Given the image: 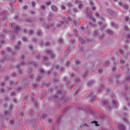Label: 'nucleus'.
I'll return each mask as SVG.
<instances>
[{
    "label": "nucleus",
    "instance_id": "obj_59",
    "mask_svg": "<svg viewBox=\"0 0 130 130\" xmlns=\"http://www.w3.org/2000/svg\"><path fill=\"white\" fill-rule=\"evenodd\" d=\"M22 40L23 41H27V38L25 37H23L22 38Z\"/></svg>",
    "mask_w": 130,
    "mask_h": 130
},
{
    "label": "nucleus",
    "instance_id": "obj_7",
    "mask_svg": "<svg viewBox=\"0 0 130 130\" xmlns=\"http://www.w3.org/2000/svg\"><path fill=\"white\" fill-rule=\"evenodd\" d=\"M113 104L115 106L117 107L119 106L118 102L117 100L113 99L112 100Z\"/></svg>",
    "mask_w": 130,
    "mask_h": 130
},
{
    "label": "nucleus",
    "instance_id": "obj_24",
    "mask_svg": "<svg viewBox=\"0 0 130 130\" xmlns=\"http://www.w3.org/2000/svg\"><path fill=\"white\" fill-rule=\"evenodd\" d=\"M53 15L52 13H50L48 16V20H52L53 18Z\"/></svg>",
    "mask_w": 130,
    "mask_h": 130
},
{
    "label": "nucleus",
    "instance_id": "obj_13",
    "mask_svg": "<svg viewBox=\"0 0 130 130\" xmlns=\"http://www.w3.org/2000/svg\"><path fill=\"white\" fill-rule=\"evenodd\" d=\"M29 63V64H33L34 67L36 68L39 65V64L37 63H34V62L32 60L30 61Z\"/></svg>",
    "mask_w": 130,
    "mask_h": 130
},
{
    "label": "nucleus",
    "instance_id": "obj_25",
    "mask_svg": "<svg viewBox=\"0 0 130 130\" xmlns=\"http://www.w3.org/2000/svg\"><path fill=\"white\" fill-rule=\"evenodd\" d=\"M96 99V97L95 96H93L91 99V102H92Z\"/></svg>",
    "mask_w": 130,
    "mask_h": 130
},
{
    "label": "nucleus",
    "instance_id": "obj_45",
    "mask_svg": "<svg viewBox=\"0 0 130 130\" xmlns=\"http://www.w3.org/2000/svg\"><path fill=\"white\" fill-rule=\"evenodd\" d=\"M6 50L9 52H12V50L10 47H7Z\"/></svg>",
    "mask_w": 130,
    "mask_h": 130
},
{
    "label": "nucleus",
    "instance_id": "obj_64",
    "mask_svg": "<svg viewBox=\"0 0 130 130\" xmlns=\"http://www.w3.org/2000/svg\"><path fill=\"white\" fill-rule=\"evenodd\" d=\"M46 116L47 115L46 114H44L42 115V117L43 119H45L46 118Z\"/></svg>",
    "mask_w": 130,
    "mask_h": 130
},
{
    "label": "nucleus",
    "instance_id": "obj_62",
    "mask_svg": "<svg viewBox=\"0 0 130 130\" xmlns=\"http://www.w3.org/2000/svg\"><path fill=\"white\" fill-rule=\"evenodd\" d=\"M116 69V67L115 66H114L113 67L112 69V71H113L115 72V71Z\"/></svg>",
    "mask_w": 130,
    "mask_h": 130
},
{
    "label": "nucleus",
    "instance_id": "obj_56",
    "mask_svg": "<svg viewBox=\"0 0 130 130\" xmlns=\"http://www.w3.org/2000/svg\"><path fill=\"white\" fill-rule=\"evenodd\" d=\"M95 15L97 17H99L100 16V13L98 12H96L95 13Z\"/></svg>",
    "mask_w": 130,
    "mask_h": 130
},
{
    "label": "nucleus",
    "instance_id": "obj_8",
    "mask_svg": "<svg viewBox=\"0 0 130 130\" xmlns=\"http://www.w3.org/2000/svg\"><path fill=\"white\" fill-rule=\"evenodd\" d=\"M27 84H23L22 83V87H20V86L18 87L17 88V90L18 91H20L23 89V88H25V87L27 85Z\"/></svg>",
    "mask_w": 130,
    "mask_h": 130
},
{
    "label": "nucleus",
    "instance_id": "obj_23",
    "mask_svg": "<svg viewBox=\"0 0 130 130\" xmlns=\"http://www.w3.org/2000/svg\"><path fill=\"white\" fill-rule=\"evenodd\" d=\"M76 63L77 65L80 64L81 62V61L79 59H77L75 60Z\"/></svg>",
    "mask_w": 130,
    "mask_h": 130
},
{
    "label": "nucleus",
    "instance_id": "obj_63",
    "mask_svg": "<svg viewBox=\"0 0 130 130\" xmlns=\"http://www.w3.org/2000/svg\"><path fill=\"white\" fill-rule=\"evenodd\" d=\"M59 80L58 78H56L54 79H53V82L54 83H55L57 81H58Z\"/></svg>",
    "mask_w": 130,
    "mask_h": 130
},
{
    "label": "nucleus",
    "instance_id": "obj_41",
    "mask_svg": "<svg viewBox=\"0 0 130 130\" xmlns=\"http://www.w3.org/2000/svg\"><path fill=\"white\" fill-rule=\"evenodd\" d=\"M120 62L121 64H124L125 63V61L123 59H121L120 60Z\"/></svg>",
    "mask_w": 130,
    "mask_h": 130
},
{
    "label": "nucleus",
    "instance_id": "obj_46",
    "mask_svg": "<svg viewBox=\"0 0 130 130\" xmlns=\"http://www.w3.org/2000/svg\"><path fill=\"white\" fill-rule=\"evenodd\" d=\"M90 19L93 21V23H95L96 21V19L92 17Z\"/></svg>",
    "mask_w": 130,
    "mask_h": 130
},
{
    "label": "nucleus",
    "instance_id": "obj_60",
    "mask_svg": "<svg viewBox=\"0 0 130 130\" xmlns=\"http://www.w3.org/2000/svg\"><path fill=\"white\" fill-rule=\"evenodd\" d=\"M51 4V2L50 1H49L48 2H46V4L47 6H50Z\"/></svg>",
    "mask_w": 130,
    "mask_h": 130
},
{
    "label": "nucleus",
    "instance_id": "obj_61",
    "mask_svg": "<svg viewBox=\"0 0 130 130\" xmlns=\"http://www.w3.org/2000/svg\"><path fill=\"white\" fill-rule=\"evenodd\" d=\"M9 112L8 111H5L4 114L5 115H9Z\"/></svg>",
    "mask_w": 130,
    "mask_h": 130
},
{
    "label": "nucleus",
    "instance_id": "obj_6",
    "mask_svg": "<svg viewBox=\"0 0 130 130\" xmlns=\"http://www.w3.org/2000/svg\"><path fill=\"white\" fill-rule=\"evenodd\" d=\"M107 12L112 16H113L115 15L116 14L115 12L113 10L110 9H107Z\"/></svg>",
    "mask_w": 130,
    "mask_h": 130
},
{
    "label": "nucleus",
    "instance_id": "obj_29",
    "mask_svg": "<svg viewBox=\"0 0 130 130\" xmlns=\"http://www.w3.org/2000/svg\"><path fill=\"white\" fill-rule=\"evenodd\" d=\"M89 74V71H86L84 73V75L83 76L84 77H86V76H87Z\"/></svg>",
    "mask_w": 130,
    "mask_h": 130
},
{
    "label": "nucleus",
    "instance_id": "obj_43",
    "mask_svg": "<svg viewBox=\"0 0 130 130\" xmlns=\"http://www.w3.org/2000/svg\"><path fill=\"white\" fill-rule=\"evenodd\" d=\"M43 58V61H47L48 60V58L47 57L44 56Z\"/></svg>",
    "mask_w": 130,
    "mask_h": 130
},
{
    "label": "nucleus",
    "instance_id": "obj_27",
    "mask_svg": "<svg viewBox=\"0 0 130 130\" xmlns=\"http://www.w3.org/2000/svg\"><path fill=\"white\" fill-rule=\"evenodd\" d=\"M43 26L44 27L48 29L49 28V26L47 25L45 23H43Z\"/></svg>",
    "mask_w": 130,
    "mask_h": 130
},
{
    "label": "nucleus",
    "instance_id": "obj_10",
    "mask_svg": "<svg viewBox=\"0 0 130 130\" xmlns=\"http://www.w3.org/2000/svg\"><path fill=\"white\" fill-rule=\"evenodd\" d=\"M37 35L38 36L41 37L43 36L42 30H38L36 32Z\"/></svg>",
    "mask_w": 130,
    "mask_h": 130
},
{
    "label": "nucleus",
    "instance_id": "obj_20",
    "mask_svg": "<svg viewBox=\"0 0 130 130\" xmlns=\"http://www.w3.org/2000/svg\"><path fill=\"white\" fill-rule=\"evenodd\" d=\"M38 86V85L36 83H34L33 84V86L32 87V89H34L37 88Z\"/></svg>",
    "mask_w": 130,
    "mask_h": 130
},
{
    "label": "nucleus",
    "instance_id": "obj_28",
    "mask_svg": "<svg viewBox=\"0 0 130 130\" xmlns=\"http://www.w3.org/2000/svg\"><path fill=\"white\" fill-rule=\"evenodd\" d=\"M63 22L62 21H60L59 22V23L57 24V25L59 27H60L63 24Z\"/></svg>",
    "mask_w": 130,
    "mask_h": 130
},
{
    "label": "nucleus",
    "instance_id": "obj_3",
    "mask_svg": "<svg viewBox=\"0 0 130 130\" xmlns=\"http://www.w3.org/2000/svg\"><path fill=\"white\" fill-rule=\"evenodd\" d=\"M129 66L128 63H127L125 66L122 67L121 68L123 70L125 71L127 74H128L130 70Z\"/></svg>",
    "mask_w": 130,
    "mask_h": 130
},
{
    "label": "nucleus",
    "instance_id": "obj_40",
    "mask_svg": "<svg viewBox=\"0 0 130 130\" xmlns=\"http://www.w3.org/2000/svg\"><path fill=\"white\" fill-rule=\"evenodd\" d=\"M71 64V62L69 61H68L67 62L66 64V66L67 67H68Z\"/></svg>",
    "mask_w": 130,
    "mask_h": 130
},
{
    "label": "nucleus",
    "instance_id": "obj_51",
    "mask_svg": "<svg viewBox=\"0 0 130 130\" xmlns=\"http://www.w3.org/2000/svg\"><path fill=\"white\" fill-rule=\"evenodd\" d=\"M89 24L91 27H93L95 26V25L93 24L92 22H89Z\"/></svg>",
    "mask_w": 130,
    "mask_h": 130
},
{
    "label": "nucleus",
    "instance_id": "obj_38",
    "mask_svg": "<svg viewBox=\"0 0 130 130\" xmlns=\"http://www.w3.org/2000/svg\"><path fill=\"white\" fill-rule=\"evenodd\" d=\"M16 0H14V1H12L10 3V5L11 7H12V5H13L14 3L16 2Z\"/></svg>",
    "mask_w": 130,
    "mask_h": 130
},
{
    "label": "nucleus",
    "instance_id": "obj_1",
    "mask_svg": "<svg viewBox=\"0 0 130 130\" xmlns=\"http://www.w3.org/2000/svg\"><path fill=\"white\" fill-rule=\"evenodd\" d=\"M118 5L122 7L124 9L127 10L128 8V5L124 2H119L118 3Z\"/></svg>",
    "mask_w": 130,
    "mask_h": 130
},
{
    "label": "nucleus",
    "instance_id": "obj_4",
    "mask_svg": "<svg viewBox=\"0 0 130 130\" xmlns=\"http://www.w3.org/2000/svg\"><path fill=\"white\" fill-rule=\"evenodd\" d=\"M25 62H21V63H19V64H18L17 65V68L19 69V74H22L23 72L22 70L20 69H19V67H21L25 65Z\"/></svg>",
    "mask_w": 130,
    "mask_h": 130
},
{
    "label": "nucleus",
    "instance_id": "obj_17",
    "mask_svg": "<svg viewBox=\"0 0 130 130\" xmlns=\"http://www.w3.org/2000/svg\"><path fill=\"white\" fill-rule=\"evenodd\" d=\"M45 53L47 54L46 55H51L53 54L51 50H47L46 51H45Z\"/></svg>",
    "mask_w": 130,
    "mask_h": 130
},
{
    "label": "nucleus",
    "instance_id": "obj_47",
    "mask_svg": "<svg viewBox=\"0 0 130 130\" xmlns=\"http://www.w3.org/2000/svg\"><path fill=\"white\" fill-rule=\"evenodd\" d=\"M6 92V90L3 88H2L1 89V92L2 93H4Z\"/></svg>",
    "mask_w": 130,
    "mask_h": 130
},
{
    "label": "nucleus",
    "instance_id": "obj_35",
    "mask_svg": "<svg viewBox=\"0 0 130 130\" xmlns=\"http://www.w3.org/2000/svg\"><path fill=\"white\" fill-rule=\"evenodd\" d=\"M125 37L126 38L128 39H130V34H126L125 36Z\"/></svg>",
    "mask_w": 130,
    "mask_h": 130
},
{
    "label": "nucleus",
    "instance_id": "obj_48",
    "mask_svg": "<svg viewBox=\"0 0 130 130\" xmlns=\"http://www.w3.org/2000/svg\"><path fill=\"white\" fill-rule=\"evenodd\" d=\"M103 71V70L101 68L100 69H99V70H98L99 73V74H101V73H102V72Z\"/></svg>",
    "mask_w": 130,
    "mask_h": 130
},
{
    "label": "nucleus",
    "instance_id": "obj_18",
    "mask_svg": "<svg viewBox=\"0 0 130 130\" xmlns=\"http://www.w3.org/2000/svg\"><path fill=\"white\" fill-rule=\"evenodd\" d=\"M130 19L129 17L128 16H126L124 17V20L126 22H128Z\"/></svg>",
    "mask_w": 130,
    "mask_h": 130
},
{
    "label": "nucleus",
    "instance_id": "obj_2",
    "mask_svg": "<svg viewBox=\"0 0 130 130\" xmlns=\"http://www.w3.org/2000/svg\"><path fill=\"white\" fill-rule=\"evenodd\" d=\"M11 28H14V32H18V30L20 29V28L18 25L16 26L14 23H12L9 26Z\"/></svg>",
    "mask_w": 130,
    "mask_h": 130
},
{
    "label": "nucleus",
    "instance_id": "obj_31",
    "mask_svg": "<svg viewBox=\"0 0 130 130\" xmlns=\"http://www.w3.org/2000/svg\"><path fill=\"white\" fill-rule=\"evenodd\" d=\"M74 32L76 34V35H78L79 34V32L76 29H73Z\"/></svg>",
    "mask_w": 130,
    "mask_h": 130
},
{
    "label": "nucleus",
    "instance_id": "obj_22",
    "mask_svg": "<svg viewBox=\"0 0 130 130\" xmlns=\"http://www.w3.org/2000/svg\"><path fill=\"white\" fill-rule=\"evenodd\" d=\"M108 103V102L107 100H103L102 101V104L104 105H106Z\"/></svg>",
    "mask_w": 130,
    "mask_h": 130
},
{
    "label": "nucleus",
    "instance_id": "obj_44",
    "mask_svg": "<svg viewBox=\"0 0 130 130\" xmlns=\"http://www.w3.org/2000/svg\"><path fill=\"white\" fill-rule=\"evenodd\" d=\"M74 86V85H70L68 86V88L69 89H71Z\"/></svg>",
    "mask_w": 130,
    "mask_h": 130
},
{
    "label": "nucleus",
    "instance_id": "obj_42",
    "mask_svg": "<svg viewBox=\"0 0 130 130\" xmlns=\"http://www.w3.org/2000/svg\"><path fill=\"white\" fill-rule=\"evenodd\" d=\"M14 121L13 120H10L9 122V123L10 124L13 125L14 124Z\"/></svg>",
    "mask_w": 130,
    "mask_h": 130
},
{
    "label": "nucleus",
    "instance_id": "obj_52",
    "mask_svg": "<svg viewBox=\"0 0 130 130\" xmlns=\"http://www.w3.org/2000/svg\"><path fill=\"white\" fill-rule=\"evenodd\" d=\"M83 7V6L82 4H81V3H79L78 5L79 8L80 9H81V8Z\"/></svg>",
    "mask_w": 130,
    "mask_h": 130
},
{
    "label": "nucleus",
    "instance_id": "obj_50",
    "mask_svg": "<svg viewBox=\"0 0 130 130\" xmlns=\"http://www.w3.org/2000/svg\"><path fill=\"white\" fill-rule=\"evenodd\" d=\"M6 59L5 58H3L0 60V62H4L6 61Z\"/></svg>",
    "mask_w": 130,
    "mask_h": 130
},
{
    "label": "nucleus",
    "instance_id": "obj_58",
    "mask_svg": "<svg viewBox=\"0 0 130 130\" xmlns=\"http://www.w3.org/2000/svg\"><path fill=\"white\" fill-rule=\"evenodd\" d=\"M11 95L12 96H15L16 95V93L15 91H13L12 92L11 94Z\"/></svg>",
    "mask_w": 130,
    "mask_h": 130
},
{
    "label": "nucleus",
    "instance_id": "obj_30",
    "mask_svg": "<svg viewBox=\"0 0 130 130\" xmlns=\"http://www.w3.org/2000/svg\"><path fill=\"white\" fill-rule=\"evenodd\" d=\"M86 15L87 16L88 18L90 19L92 17L91 14L89 13H87L86 14Z\"/></svg>",
    "mask_w": 130,
    "mask_h": 130
},
{
    "label": "nucleus",
    "instance_id": "obj_14",
    "mask_svg": "<svg viewBox=\"0 0 130 130\" xmlns=\"http://www.w3.org/2000/svg\"><path fill=\"white\" fill-rule=\"evenodd\" d=\"M39 71L40 72V74L42 75H45V71L44 69L43 68H40L39 69Z\"/></svg>",
    "mask_w": 130,
    "mask_h": 130
},
{
    "label": "nucleus",
    "instance_id": "obj_39",
    "mask_svg": "<svg viewBox=\"0 0 130 130\" xmlns=\"http://www.w3.org/2000/svg\"><path fill=\"white\" fill-rule=\"evenodd\" d=\"M51 70H49L48 71V72H47V71H45V74H46L47 75H49L51 72Z\"/></svg>",
    "mask_w": 130,
    "mask_h": 130
},
{
    "label": "nucleus",
    "instance_id": "obj_5",
    "mask_svg": "<svg viewBox=\"0 0 130 130\" xmlns=\"http://www.w3.org/2000/svg\"><path fill=\"white\" fill-rule=\"evenodd\" d=\"M118 129L119 130H125L124 126L121 124H118Z\"/></svg>",
    "mask_w": 130,
    "mask_h": 130
},
{
    "label": "nucleus",
    "instance_id": "obj_16",
    "mask_svg": "<svg viewBox=\"0 0 130 130\" xmlns=\"http://www.w3.org/2000/svg\"><path fill=\"white\" fill-rule=\"evenodd\" d=\"M111 25L112 26L114 27L115 29H117L119 27V25L118 24H115L113 22H112Z\"/></svg>",
    "mask_w": 130,
    "mask_h": 130
},
{
    "label": "nucleus",
    "instance_id": "obj_21",
    "mask_svg": "<svg viewBox=\"0 0 130 130\" xmlns=\"http://www.w3.org/2000/svg\"><path fill=\"white\" fill-rule=\"evenodd\" d=\"M94 84V82L93 80L89 81L88 83V85L89 86H91L93 85Z\"/></svg>",
    "mask_w": 130,
    "mask_h": 130
},
{
    "label": "nucleus",
    "instance_id": "obj_49",
    "mask_svg": "<svg viewBox=\"0 0 130 130\" xmlns=\"http://www.w3.org/2000/svg\"><path fill=\"white\" fill-rule=\"evenodd\" d=\"M10 84L11 86H12L14 84V82L13 80H11L10 82Z\"/></svg>",
    "mask_w": 130,
    "mask_h": 130
},
{
    "label": "nucleus",
    "instance_id": "obj_37",
    "mask_svg": "<svg viewBox=\"0 0 130 130\" xmlns=\"http://www.w3.org/2000/svg\"><path fill=\"white\" fill-rule=\"evenodd\" d=\"M118 51H119V52L120 53H121V54H124V52L122 49H119L118 50Z\"/></svg>",
    "mask_w": 130,
    "mask_h": 130
},
{
    "label": "nucleus",
    "instance_id": "obj_54",
    "mask_svg": "<svg viewBox=\"0 0 130 130\" xmlns=\"http://www.w3.org/2000/svg\"><path fill=\"white\" fill-rule=\"evenodd\" d=\"M32 5L33 7H34L36 5V4L35 2L32 1Z\"/></svg>",
    "mask_w": 130,
    "mask_h": 130
},
{
    "label": "nucleus",
    "instance_id": "obj_11",
    "mask_svg": "<svg viewBox=\"0 0 130 130\" xmlns=\"http://www.w3.org/2000/svg\"><path fill=\"white\" fill-rule=\"evenodd\" d=\"M21 43V41H19L18 42L17 44L15 45V48L16 50H18L20 48V45Z\"/></svg>",
    "mask_w": 130,
    "mask_h": 130
},
{
    "label": "nucleus",
    "instance_id": "obj_19",
    "mask_svg": "<svg viewBox=\"0 0 130 130\" xmlns=\"http://www.w3.org/2000/svg\"><path fill=\"white\" fill-rule=\"evenodd\" d=\"M69 17L68 16H66L63 18V20L66 23H67L69 21Z\"/></svg>",
    "mask_w": 130,
    "mask_h": 130
},
{
    "label": "nucleus",
    "instance_id": "obj_15",
    "mask_svg": "<svg viewBox=\"0 0 130 130\" xmlns=\"http://www.w3.org/2000/svg\"><path fill=\"white\" fill-rule=\"evenodd\" d=\"M72 24L73 25L74 24L75 25H79L80 24V23L78 21H77L76 20H74L73 22V23H72Z\"/></svg>",
    "mask_w": 130,
    "mask_h": 130
},
{
    "label": "nucleus",
    "instance_id": "obj_26",
    "mask_svg": "<svg viewBox=\"0 0 130 130\" xmlns=\"http://www.w3.org/2000/svg\"><path fill=\"white\" fill-rule=\"evenodd\" d=\"M124 30L125 31H128L129 30V28L127 25H125L124 26Z\"/></svg>",
    "mask_w": 130,
    "mask_h": 130
},
{
    "label": "nucleus",
    "instance_id": "obj_9",
    "mask_svg": "<svg viewBox=\"0 0 130 130\" xmlns=\"http://www.w3.org/2000/svg\"><path fill=\"white\" fill-rule=\"evenodd\" d=\"M107 34L109 35H112L114 34L113 31L110 29H108L106 30Z\"/></svg>",
    "mask_w": 130,
    "mask_h": 130
},
{
    "label": "nucleus",
    "instance_id": "obj_36",
    "mask_svg": "<svg viewBox=\"0 0 130 130\" xmlns=\"http://www.w3.org/2000/svg\"><path fill=\"white\" fill-rule=\"evenodd\" d=\"M98 122L96 121H93L91 122V123H95V125L96 126H99V124H98Z\"/></svg>",
    "mask_w": 130,
    "mask_h": 130
},
{
    "label": "nucleus",
    "instance_id": "obj_57",
    "mask_svg": "<svg viewBox=\"0 0 130 130\" xmlns=\"http://www.w3.org/2000/svg\"><path fill=\"white\" fill-rule=\"evenodd\" d=\"M104 37V34H103L102 35L99 37V39L100 40H103Z\"/></svg>",
    "mask_w": 130,
    "mask_h": 130
},
{
    "label": "nucleus",
    "instance_id": "obj_12",
    "mask_svg": "<svg viewBox=\"0 0 130 130\" xmlns=\"http://www.w3.org/2000/svg\"><path fill=\"white\" fill-rule=\"evenodd\" d=\"M51 9L54 11H57L58 8L56 6L54 5H52L51 6Z\"/></svg>",
    "mask_w": 130,
    "mask_h": 130
},
{
    "label": "nucleus",
    "instance_id": "obj_32",
    "mask_svg": "<svg viewBox=\"0 0 130 130\" xmlns=\"http://www.w3.org/2000/svg\"><path fill=\"white\" fill-rule=\"evenodd\" d=\"M109 61L108 60L106 61L105 63V64H104V65L105 66H106L109 65Z\"/></svg>",
    "mask_w": 130,
    "mask_h": 130
},
{
    "label": "nucleus",
    "instance_id": "obj_33",
    "mask_svg": "<svg viewBox=\"0 0 130 130\" xmlns=\"http://www.w3.org/2000/svg\"><path fill=\"white\" fill-rule=\"evenodd\" d=\"M68 77L67 76H64L63 78V80L65 82H67L68 81Z\"/></svg>",
    "mask_w": 130,
    "mask_h": 130
},
{
    "label": "nucleus",
    "instance_id": "obj_53",
    "mask_svg": "<svg viewBox=\"0 0 130 130\" xmlns=\"http://www.w3.org/2000/svg\"><path fill=\"white\" fill-rule=\"evenodd\" d=\"M91 9L93 11H95L96 10V8L95 6H92Z\"/></svg>",
    "mask_w": 130,
    "mask_h": 130
},
{
    "label": "nucleus",
    "instance_id": "obj_34",
    "mask_svg": "<svg viewBox=\"0 0 130 130\" xmlns=\"http://www.w3.org/2000/svg\"><path fill=\"white\" fill-rule=\"evenodd\" d=\"M98 35V31L95 30L94 33L93 35L94 36H96Z\"/></svg>",
    "mask_w": 130,
    "mask_h": 130
},
{
    "label": "nucleus",
    "instance_id": "obj_55",
    "mask_svg": "<svg viewBox=\"0 0 130 130\" xmlns=\"http://www.w3.org/2000/svg\"><path fill=\"white\" fill-rule=\"evenodd\" d=\"M9 108L10 110H12L13 109V105L12 104H10L9 105Z\"/></svg>",
    "mask_w": 130,
    "mask_h": 130
}]
</instances>
